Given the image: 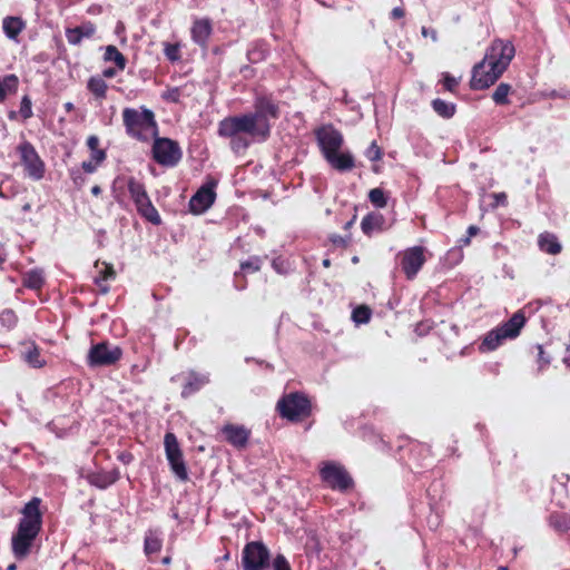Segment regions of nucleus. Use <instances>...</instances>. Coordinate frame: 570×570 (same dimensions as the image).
Listing matches in <instances>:
<instances>
[{"label":"nucleus","instance_id":"f257e3e1","mask_svg":"<svg viewBox=\"0 0 570 570\" xmlns=\"http://www.w3.org/2000/svg\"><path fill=\"white\" fill-rule=\"evenodd\" d=\"M281 109L272 96L261 95L254 100V111L222 119L217 126V135L229 139V148L234 154H244L253 141H266L272 131L271 119H278Z\"/></svg>","mask_w":570,"mask_h":570},{"label":"nucleus","instance_id":"f03ea898","mask_svg":"<svg viewBox=\"0 0 570 570\" xmlns=\"http://www.w3.org/2000/svg\"><path fill=\"white\" fill-rule=\"evenodd\" d=\"M515 48L509 40L494 39L483 59L472 68L470 88L484 90L497 82L514 58Z\"/></svg>","mask_w":570,"mask_h":570},{"label":"nucleus","instance_id":"7ed1b4c3","mask_svg":"<svg viewBox=\"0 0 570 570\" xmlns=\"http://www.w3.org/2000/svg\"><path fill=\"white\" fill-rule=\"evenodd\" d=\"M121 117L127 136L135 140L148 142L158 135L155 114L145 106L126 107L122 109Z\"/></svg>","mask_w":570,"mask_h":570},{"label":"nucleus","instance_id":"20e7f679","mask_svg":"<svg viewBox=\"0 0 570 570\" xmlns=\"http://www.w3.org/2000/svg\"><path fill=\"white\" fill-rule=\"evenodd\" d=\"M320 479L333 491L347 493L355 487L354 479L346 468L336 461H323L318 466Z\"/></svg>","mask_w":570,"mask_h":570},{"label":"nucleus","instance_id":"39448f33","mask_svg":"<svg viewBox=\"0 0 570 570\" xmlns=\"http://www.w3.org/2000/svg\"><path fill=\"white\" fill-rule=\"evenodd\" d=\"M127 186L138 214L153 225L159 226L161 224V217L153 205L145 185L136 178L130 177Z\"/></svg>","mask_w":570,"mask_h":570},{"label":"nucleus","instance_id":"423d86ee","mask_svg":"<svg viewBox=\"0 0 570 570\" xmlns=\"http://www.w3.org/2000/svg\"><path fill=\"white\" fill-rule=\"evenodd\" d=\"M276 407L282 417L292 422L303 421L312 413L311 401L299 392H293L284 395L277 402Z\"/></svg>","mask_w":570,"mask_h":570},{"label":"nucleus","instance_id":"0eeeda50","mask_svg":"<svg viewBox=\"0 0 570 570\" xmlns=\"http://www.w3.org/2000/svg\"><path fill=\"white\" fill-rule=\"evenodd\" d=\"M243 570H268L271 552L262 541H250L242 551Z\"/></svg>","mask_w":570,"mask_h":570},{"label":"nucleus","instance_id":"6e6552de","mask_svg":"<svg viewBox=\"0 0 570 570\" xmlns=\"http://www.w3.org/2000/svg\"><path fill=\"white\" fill-rule=\"evenodd\" d=\"M17 153L19 154L20 164L23 166L24 174L32 180L42 179L46 165L35 146L30 141L23 140L17 146Z\"/></svg>","mask_w":570,"mask_h":570},{"label":"nucleus","instance_id":"1a4fd4ad","mask_svg":"<svg viewBox=\"0 0 570 570\" xmlns=\"http://www.w3.org/2000/svg\"><path fill=\"white\" fill-rule=\"evenodd\" d=\"M429 250L423 246H412L397 254L399 264L406 279L413 281L428 261Z\"/></svg>","mask_w":570,"mask_h":570},{"label":"nucleus","instance_id":"9d476101","mask_svg":"<svg viewBox=\"0 0 570 570\" xmlns=\"http://www.w3.org/2000/svg\"><path fill=\"white\" fill-rule=\"evenodd\" d=\"M151 151L154 160L165 167H175L183 157L178 142L170 138L154 137Z\"/></svg>","mask_w":570,"mask_h":570},{"label":"nucleus","instance_id":"9b49d317","mask_svg":"<svg viewBox=\"0 0 570 570\" xmlns=\"http://www.w3.org/2000/svg\"><path fill=\"white\" fill-rule=\"evenodd\" d=\"M164 446L166 459L170 466L171 472L180 481L188 480V470L184 460V454L180 449L177 436L173 432H167L164 436Z\"/></svg>","mask_w":570,"mask_h":570},{"label":"nucleus","instance_id":"f8f14e48","mask_svg":"<svg viewBox=\"0 0 570 570\" xmlns=\"http://www.w3.org/2000/svg\"><path fill=\"white\" fill-rule=\"evenodd\" d=\"M122 357V350L119 346L100 342L92 345L88 352L87 364L91 367L111 366Z\"/></svg>","mask_w":570,"mask_h":570},{"label":"nucleus","instance_id":"ddd939ff","mask_svg":"<svg viewBox=\"0 0 570 570\" xmlns=\"http://www.w3.org/2000/svg\"><path fill=\"white\" fill-rule=\"evenodd\" d=\"M314 134L324 158L338 151L344 144L343 135L332 125L322 126Z\"/></svg>","mask_w":570,"mask_h":570},{"label":"nucleus","instance_id":"4468645a","mask_svg":"<svg viewBox=\"0 0 570 570\" xmlns=\"http://www.w3.org/2000/svg\"><path fill=\"white\" fill-rule=\"evenodd\" d=\"M215 183L203 185L190 198L189 210L193 214H203L215 202L216 193L214 190Z\"/></svg>","mask_w":570,"mask_h":570},{"label":"nucleus","instance_id":"2eb2a0df","mask_svg":"<svg viewBox=\"0 0 570 570\" xmlns=\"http://www.w3.org/2000/svg\"><path fill=\"white\" fill-rule=\"evenodd\" d=\"M222 433L225 440L236 449L246 448L252 434L250 430L246 426L233 423L225 424L222 429Z\"/></svg>","mask_w":570,"mask_h":570},{"label":"nucleus","instance_id":"dca6fc26","mask_svg":"<svg viewBox=\"0 0 570 570\" xmlns=\"http://www.w3.org/2000/svg\"><path fill=\"white\" fill-rule=\"evenodd\" d=\"M213 33V22L209 18L195 19L190 28L191 40L206 50Z\"/></svg>","mask_w":570,"mask_h":570},{"label":"nucleus","instance_id":"f3484780","mask_svg":"<svg viewBox=\"0 0 570 570\" xmlns=\"http://www.w3.org/2000/svg\"><path fill=\"white\" fill-rule=\"evenodd\" d=\"M87 482L100 490H106L110 485L115 484L120 479L119 469L115 468L110 471H94L88 472L85 476Z\"/></svg>","mask_w":570,"mask_h":570},{"label":"nucleus","instance_id":"a211bd4d","mask_svg":"<svg viewBox=\"0 0 570 570\" xmlns=\"http://www.w3.org/2000/svg\"><path fill=\"white\" fill-rule=\"evenodd\" d=\"M361 229L364 235L372 237L374 233H382L387 229L386 219L379 212H370L362 218Z\"/></svg>","mask_w":570,"mask_h":570},{"label":"nucleus","instance_id":"6ab92c4d","mask_svg":"<svg viewBox=\"0 0 570 570\" xmlns=\"http://www.w3.org/2000/svg\"><path fill=\"white\" fill-rule=\"evenodd\" d=\"M21 358L33 368H41L46 365V360L41 356V348L35 341H26L21 343Z\"/></svg>","mask_w":570,"mask_h":570},{"label":"nucleus","instance_id":"aec40b11","mask_svg":"<svg viewBox=\"0 0 570 570\" xmlns=\"http://www.w3.org/2000/svg\"><path fill=\"white\" fill-rule=\"evenodd\" d=\"M96 24L91 21H86L75 28L66 29V38L70 45L78 46L83 38L90 39L96 33Z\"/></svg>","mask_w":570,"mask_h":570},{"label":"nucleus","instance_id":"412c9836","mask_svg":"<svg viewBox=\"0 0 570 570\" xmlns=\"http://www.w3.org/2000/svg\"><path fill=\"white\" fill-rule=\"evenodd\" d=\"M527 318L522 311L515 312L507 322L497 326L503 336L513 340L520 335L522 327L525 325Z\"/></svg>","mask_w":570,"mask_h":570},{"label":"nucleus","instance_id":"4be33fe9","mask_svg":"<svg viewBox=\"0 0 570 570\" xmlns=\"http://www.w3.org/2000/svg\"><path fill=\"white\" fill-rule=\"evenodd\" d=\"M325 160L338 171H350L355 167V160L351 153L335 151L325 157Z\"/></svg>","mask_w":570,"mask_h":570},{"label":"nucleus","instance_id":"5701e85b","mask_svg":"<svg viewBox=\"0 0 570 570\" xmlns=\"http://www.w3.org/2000/svg\"><path fill=\"white\" fill-rule=\"evenodd\" d=\"M36 538L17 530L12 537V552L17 559L26 558Z\"/></svg>","mask_w":570,"mask_h":570},{"label":"nucleus","instance_id":"b1692460","mask_svg":"<svg viewBox=\"0 0 570 570\" xmlns=\"http://www.w3.org/2000/svg\"><path fill=\"white\" fill-rule=\"evenodd\" d=\"M108 88V83L99 75L91 76L87 80V90L92 95L95 101L98 105H102V102L107 99Z\"/></svg>","mask_w":570,"mask_h":570},{"label":"nucleus","instance_id":"393cba45","mask_svg":"<svg viewBox=\"0 0 570 570\" xmlns=\"http://www.w3.org/2000/svg\"><path fill=\"white\" fill-rule=\"evenodd\" d=\"M209 382L208 376L190 372L186 377V382L181 389V396L187 399L202 390Z\"/></svg>","mask_w":570,"mask_h":570},{"label":"nucleus","instance_id":"a878e982","mask_svg":"<svg viewBox=\"0 0 570 570\" xmlns=\"http://www.w3.org/2000/svg\"><path fill=\"white\" fill-rule=\"evenodd\" d=\"M41 499L32 498L29 502H27L21 511L22 518L20 522H31L36 524L42 525V512L40 511Z\"/></svg>","mask_w":570,"mask_h":570},{"label":"nucleus","instance_id":"bb28decb","mask_svg":"<svg viewBox=\"0 0 570 570\" xmlns=\"http://www.w3.org/2000/svg\"><path fill=\"white\" fill-rule=\"evenodd\" d=\"M517 453L509 448L500 449L492 453V465L494 471H499L501 464L504 462L509 463V471L514 472L518 466L515 464Z\"/></svg>","mask_w":570,"mask_h":570},{"label":"nucleus","instance_id":"cd10ccee","mask_svg":"<svg viewBox=\"0 0 570 570\" xmlns=\"http://www.w3.org/2000/svg\"><path fill=\"white\" fill-rule=\"evenodd\" d=\"M538 246L541 252L549 255H558L562 250V245L560 244L558 237L549 232H544L539 235Z\"/></svg>","mask_w":570,"mask_h":570},{"label":"nucleus","instance_id":"c85d7f7f","mask_svg":"<svg viewBox=\"0 0 570 570\" xmlns=\"http://www.w3.org/2000/svg\"><path fill=\"white\" fill-rule=\"evenodd\" d=\"M504 340H508L507 336H503V333H501L500 330L495 327L484 335L478 350L481 353L492 352L497 350L503 343Z\"/></svg>","mask_w":570,"mask_h":570},{"label":"nucleus","instance_id":"c756f323","mask_svg":"<svg viewBox=\"0 0 570 570\" xmlns=\"http://www.w3.org/2000/svg\"><path fill=\"white\" fill-rule=\"evenodd\" d=\"M22 285L29 289L39 291L45 285V277L42 269L35 268L26 272L22 275Z\"/></svg>","mask_w":570,"mask_h":570},{"label":"nucleus","instance_id":"7c9ffc66","mask_svg":"<svg viewBox=\"0 0 570 570\" xmlns=\"http://www.w3.org/2000/svg\"><path fill=\"white\" fill-rule=\"evenodd\" d=\"M19 78L14 73L6 75L0 78V102H3L9 95L18 91Z\"/></svg>","mask_w":570,"mask_h":570},{"label":"nucleus","instance_id":"2f4dec72","mask_svg":"<svg viewBox=\"0 0 570 570\" xmlns=\"http://www.w3.org/2000/svg\"><path fill=\"white\" fill-rule=\"evenodd\" d=\"M163 540L158 530H148L145 534L144 550L147 556L158 553L161 550Z\"/></svg>","mask_w":570,"mask_h":570},{"label":"nucleus","instance_id":"473e14b6","mask_svg":"<svg viewBox=\"0 0 570 570\" xmlns=\"http://www.w3.org/2000/svg\"><path fill=\"white\" fill-rule=\"evenodd\" d=\"M104 60L114 62L119 71L125 70L127 58L114 45H109L105 49Z\"/></svg>","mask_w":570,"mask_h":570},{"label":"nucleus","instance_id":"72a5a7b5","mask_svg":"<svg viewBox=\"0 0 570 570\" xmlns=\"http://www.w3.org/2000/svg\"><path fill=\"white\" fill-rule=\"evenodd\" d=\"M431 106L436 115L444 119L452 118L456 112V105L453 102H448L443 99L436 98L433 99Z\"/></svg>","mask_w":570,"mask_h":570},{"label":"nucleus","instance_id":"f704fd0d","mask_svg":"<svg viewBox=\"0 0 570 570\" xmlns=\"http://www.w3.org/2000/svg\"><path fill=\"white\" fill-rule=\"evenodd\" d=\"M549 525L559 533L570 530V515L563 512H553L549 515Z\"/></svg>","mask_w":570,"mask_h":570},{"label":"nucleus","instance_id":"c9c22d12","mask_svg":"<svg viewBox=\"0 0 570 570\" xmlns=\"http://www.w3.org/2000/svg\"><path fill=\"white\" fill-rule=\"evenodd\" d=\"M23 28L24 23L19 17H6L3 19V31L10 39H16Z\"/></svg>","mask_w":570,"mask_h":570},{"label":"nucleus","instance_id":"e433bc0d","mask_svg":"<svg viewBox=\"0 0 570 570\" xmlns=\"http://www.w3.org/2000/svg\"><path fill=\"white\" fill-rule=\"evenodd\" d=\"M513 92L512 86L501 82L492 94V100L498 106H507L510 104L509 95Z\"/></svg>","mask_w":570,"mask_h":570},{"label":"nucleus","instance_id":"4c0bfd02","mask_svg":"<svg viewBox=\"0 0 570 570\" xmlns=\"http://www.w3.org/2000/svg\"><path fill=\"white\" fill-rule=\"evenodd\" d=\"M18 324V316L11 308H6L0 313V332H9Z\"/></svg>","mask_w":570,"mask_h":570},{"label":"nucleus","instance_id":"58836bf2","mask_svg":"<svg viewBox=\"0 0 570 570\" xmlns=\"http://www.w3.org/2000/svg\"><path fill=\"white\" fill-rule=\"evenodd\" d=\"M99 137L96 135H91L87 138L86 145L90 150V157L92 159H97L98 161H105L107 158V153L105 149L99 148Z\"/></svg>","mask_w":570,"mask_h":570},{"label":"nucleus","instance_id":"ea45409f","mask_svg":"<svg viewBox=\"0 0 570 570\" xmlns=\"http://www.w3.org/2000/svg\"><path fill=\"white\" fill-rule=\"evenodd\" d=\"M163 46L164 55L169 62L174 63L181 60V45L179 42H164Z\"/></svg>","mask_w":570,"mask_h":570},{"label":"nucleus","instance_id":"a19ab883","mask_svg":"<svg viewBox=\"0 0 570 570\" xmlns=\"http://www.w3.org/2000/svg\"><path fill=\"white\" fill-rule=\"evenodd\" d=\"M372 316V309L367 305H358L352 312V320L356 324H366Z\"/></svg>","mask_w":570,"mask_h":570},{"label":"nucleus","instance_id":"79ce46f5","mask_svg":"<svg viewBox=\"0 0 570 570\" xmlns=\"http://www.w3.org/2000/svg\"><path fill=\"white\" fill-rule=\"evenodd\" d=\"M368 200L376 208H384L387 206V197L382 188H373L368 193Z\"/></svg>","mask_w":570,"mask_h":570},{"label":"nucleus","instance_id":"37998d69","mask_svg":"<svg viewBox=\"0 0 570 570\" xmlns=\"http://www.w3.org/2000/svg\"><path fill=\"white\" fill-rule=\"evenodd\" d=\"M441 83L443 85L444 90L455 94L460 83V78H455L449 72H443Z\"/></svg>","mask_w":570,"mask_h":570},{"label":"nucleus","instance_id":"c03bdc74","mask_svg":"<svg viewBox=\"0 0 570 570\" xmlns=\"http://www.w3.org/2000/svg\"><path fill=\"white\" fill-rule=\"evenodd\" d=\"M263 259L258 256H252L247 261L240 263V269L244 272L255 273L261 269Z\"/></svg>","mask_w":570,"mask_h":570},{"label":"nucleus","instance_id":"a18cd8bd","mask_svg":"<svg viewBox=\"0 0 570 570\" xmlns=\"http://www.w3.org/2000/svg\"><path fill=\"white\" fill-rule=\"evenodd\" d=\"M41 524H36L31 522H20L18 523V531L31 535V538H37L39 532L41 531Z\"/></svg>","mask_w":570,"mask_h":570},{"label":"nucleus","instance_id":"49530a36","mask_svg":"<svg viewBox=\"0 0 570 570\" xmlns=\"http://www.w3.org/2000/svg\"><path fill=\"white\" fill-rule=\"evenodd\" d=\"M19 114L23 120H27L33 116L32 101L28 95H24L21 99Z\"/></svg>","mask_w":570,"mask_h":570},{"label":"nucleus","instance_id":"de8ad7c7","mask_svg":"<svg viewBox=\"0 0 570 570\" xmlns=\"http://www.w3.org/2000/svg\"><path fill=\"white\" fill-rule=\"evenodd\" d=\"M383 156V151L381 147L377 145L375 140L371 142V145L365 150V157L371 161H379Z\"/></svg>","mask_w":570,"mask_h":570},{"label":"nucleus","instance_id":"09e8293b","mask_svg":"<svg viewBox=\"0 0 570 570\" xmlns=\"http://www.w3.org/2000/svg\"><path fill=\"white\" fill-rule=\"evenodd\" d=\"M100 281H114L116 278V272L111 264L104 263V267L98 272V275L95 277Z\"/></svg>","mask_w":570,"mask_h":570},{"label":"nucleus","instance_id":"8fccbe9b","mask_svg":"<svg viewBox=\"0 0 570 570\" xmlns=\"http://www.w3.org/2000/svg\"><path fill=\"white\" fill-rule=\"evenodd\" d=\"M271 566L273 570H292L288 560L282 553L276 554L273 561H271Z\"/></svg>","mask_w":570,"mask_h":570},{"label":"nucleus","instance_id":"3c124183","mask_svg":"<svg viewBox=\"0 0 570 570\" xmlns=\"http://www.w3.org/2000/svg\"><path fill=\"white\" fill-rule=\"evenodd\" d=\"M180 88L174 87L167 89L163 95V99L169 102L179 104L180 102Z\"/></svg>","mask_w":570,"mask_h":570},{"label":"nucleus","instance_id":"603ef678","mask_svg":"<svg viewBox=\"0 0 570 570\" xmlns=\"http://www.w3.org/2000/svg\"><path fill=\"white\" fill-rule=\"evenodd\" d=\"M102 163L90 157L88 160L82 161L81 168L87 174H94Z\"/></svg>","mask_w":570,"mask_h":570},{"label":"nucleus","instance_id":"864d4df0","mask_svg":"<svg viewBox=\"0 0 570 570\" xmlns=\"http://www.w3.org/2000/svg\"><path fill=\"white\" fill-rule=\"evenodd\" d=\"M535 348L538 351V364H539V370H542L547 365L550 364V358L548 356H546V353L543 351V346L538 344L535 345Z\"/></svg>","mask_w":570,"mask_h":570},{"label":"nucleus","instance_id":"5fc2aeb1","mask_svg":"<svg viewBox=\"0 0 570 570\" xmlns=\"http://www.w3.org/2000/svg\"><path fill=\"white\" fill-rule=\"evenodd\" d=\"M330 242L336 246V247H342V248H345L347 247L348 245V239H346L345 237L338 235V234H332L330 236Z\"/></svg>","mask_w":570,"mask_h":570},{"label":"nucleus","instance_id":"6e6d98bb","mask_svg":"<svg viewBox=\"0 0 570 570\" xmlns=\"http://www.w3.org/2000/svg\"><path fill=\"white\" fill-rule=\"evenodd\" d=\"M134 454L130 451H120L117 454V460L126 465L130 464L134 461Z\"/></svg>","mask_w":570,"mask_h":570},{"label":"nucleus","instance_id":"4d7b16f0","mask_svg":"<svg viewBox=\"0 0 570 570\" xmlns=\"http://www.w3.org/2000/svg\"><path fill=\"white\" fill-rule=\"evenodd\" d=\"M494 203L493 206H507L508 205V196L505 193H495L492 195Z\"/></svg>","mask_w":570,"mask_h":570},{"label":"nucleus","instance_id":"13d9d810","mask_svg":"<svg viewBox=\"0 0 570 570\" xmlns=\"http://www.w3.org/2000/svg\"><path fill=\"white\" fill-rule=\"evenodd\" d=\"M70 176L76 187L81 188L85 185L86 178L79 173V170H72Z\"/></svg>","mask_w":570,"mask_h":570},{"label":"nucleus","instance_id":"bf43d9fd","mask_svg":"<svg viewBox=\"0 0 570 570\" xmlns=\"http://www.w3.org/2000/svg\"><path fill=\"white\" fill-rule=\"evenodd\" d=\"M95 284L97 285L98 292L100 294L106 295L107 293H109L110 287L108 285V282L95 278Z\"/></svg>","mask_w":570,"mask_h":570},{"label":"nucleus","instance_id":"052dcab7","mask_svg":"<svg viewBox=\"0 0 570 570\" xmlns=\"http://www.w3.org/2000/svg\"><path fill=\"white\" fill-rule=\"evenodd\" d=\"M117 71H119L117 69V67L116 68L109 67V68H106L102 70V73L100 77H102L104 79H111V78L116 77Z\"/></svg>","mask_w":570,"mask_h":570},{"label":"nucleus","instance_id":"680f3d73","mask_svg":"<svg viewBox=\"0 0 570 570\" xmlns=\"http://www.w3.org/2000/svg\"><path fill=\"white\" fill-rule=\"evenodd\" d=\"M405 14L404 10L402 8H394L392 11H391V18L392 19H401L403 18Z\"/></svg>","mask_w":570,"mask_h":570},{"label":"nucleus","instance_id":"e2e57ef3","mask_svg":"<svg viewBox=\"0 0 570 570\" xmlns=\"http://www.w3.org/2000/svg\"><path fill=\"white\" fill-rule=\"evenodd\" d=\"M480 232V228L475 225H471L468 227L466 229V236H469L470 238L473 237V236H476Z\"/></svg>","mask_w":570,"mask_h":570},{"label":"nucleus","instance_id":"0e129e2a","mask_svg":"<svg viewBox=\"0 0 570 570\" xmlns=\"http://www.w3.org/2000/svg\"><path fill=\"white\" fill-rule=\"evenodd\" d=\"M102 189L100 186L98 185H95L92 188H91V194L94 196H99L101 194Z\"/></svg>","mask_w":570,"mask_h":570},{"label":"nucleus","instance_id":"69168bd1","mask_svg":"<svg viewBox=\"0 0 570 570\" xmlns=\"http://www.w3.org/2000/svg\"><path fill=\"white\" fill-rule=\"evenodd\" d=\"M63 108H65V110H66L67 112H71V111H73L75 106H73V104H72V102L67 101V102H65V104H63Z\"/></svg>","mask_w":570,"mask_h":570},{"label":"nucleus","instance_id":"338daca9","mask_svg":"<svg viewBox=\"0 0 570 570\" xmlns=\"http://www.w3.org/2000/svg\"><path fill=\"white\" fill-rule=\"evenodd\" d=\"M272 265H273V267L275 268V271H276L277 273H279V274H285V273H286V271H282V269H281V267H279V265H278V263H277V261H276V259H274V261H273Z\"/></svg>","mask_w":570,"mask_h":570},{"label":"nucleus","instance_id":"774afa93","mask_svg":"<svg viewBox=\"0 0 570 570\" xmlns=\"http://www.w3.org/2000/svg\"><path fill=\"white\" fill-rule=\"evenodd\" d=\"M470 243H471V238L469 236H465V237L460 239L461 246H469Z\"/></svg>","mask_w":570,"mask_h":570}]
</instances>
